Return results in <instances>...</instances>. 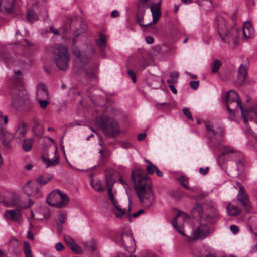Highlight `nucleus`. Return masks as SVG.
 I'll use <instances>...</instances> for the list:
<instances>
[{"label": "nucleus", "mask_w": 257, "mask_h": 257, "mask_svg": "<svg viewBox=\"0 0 257 257\" xmlns=\"http://www.w3.org/2000/svg\"><path fill=\"white\" fill-rule=\"evenodd\" d=\"M131 178L139 200L145 207H150L154 202L151 179L141 169L132 171Z\"/></svg>", "instance_id": "obj_1"}, {"label": "nucleus", "mask_w": 257, "mask_h": 257, "mask_svg": "<svg viewBox=\"0 0 257 257\" xmlns=\"http://www.w3.org/2000/svg\"><path fill=\"white\" fill-rule=\"evenodd\" d=\"M218 32L223 42L229 43L231 41L236 44L237 41V29L229 25L227 21L221 17L216 19Z\"/></svg>", "instance_id": "obj_2"}, {"label": "nucleus", "mask_w": 257, "mask_h": 257, "mask_svg": "<svg viewBox=\"0 0 257 257\" xmlns=\"http://www.w3.org/2000/svg\"><path fill=\"white\" fill-rule=\"evenodd\" d=\"M0 202L8 207H19L24 209L30 208L33 204L29 199L27 204H24L21 200L20 196L10 192L0 191Z\"/></svg>", "instance_id": "obj_3"}, {"label": "nucleus", "mask_w": 257, "mask_h": 257, "mask_svg": "<svg viewBox=\"0 0 257 257\" xmlns=\"http://www.w3.org/2000/svg\"><path fill=\"white\" fill-rule=\"evenodd\" d=\"M205 127L209 134H211L213 137L210 139L208 142L209 146L214 151H216L221 146V142L224 136V131L222 127H214L210 122H205Z\"/></svg>", "instance_id": "obj_4"}, {"label": "nucleus", "mask_w": 257, "mask_h": 257, "mask_svg": "<svg viewBox=\"0 0 257 257\" xmlns=\"http://www.w3.org/2000/svg\"><path fill=\"white\" fill-rule=\"evenodd\" d=\"M54 61L58 69L65 70L68 68L69 54L66 47L62 45L56 46L54 52Z\"/></svg>", "instance_id": "obj_5"}, {"label": "nucleus", "mask_w": 257, "mask_h": 257, "mask_svg": "<svg viewBox=\"0 0 257 257\" xmlns=\"http://www.w3.org/2000/svg\"><path fill=\"white\" fill-rule=\"evenodd\" d=\"M96 122L107 136L115 137L120 132L117 122L106 116L98 117Z\"/></svg>", "instance_id": "obj_6"}, {"label": "nucleus", "mask_w": 257, "mask_h": 257, "mask_svg": "<svg viewBox=\"0 0 257 257\" xmlns=\"http://www.w3.org/2000/svg\"><path fill=\"white\" fill-rule=\"evenodd\" d=\"M46 201L51 206L62 208L68 204L69 198L60 190H55L48 195Z\"/></svg>", "instance_id": "obj_7"}, {"label": "nucleus", "mask_w": 257, "mask_h": 257, "mask_svg": "<svg viewBox=\"0 0 257 257\" xmlns=\"http://www.w3.org/2000/svg\"><path fill=\"white\" fill-rule=\"evenodd\" d=\"M226 105L229 113L231 114L234 111L240 109L244 115L243 109L239 96L233 90H230L225 97Z\"/></svg>", "instance_id": "obj_8"}, {"label": "nucleus", "mask_w": 257, "mask_h": 257, "mask_svg": "<svg viewBox=\"0 0 257 257\" xmlns=\"http://www.w3.org/2000/svg\"><path fill=\"white\" fill-rule=\"evenodd\" d=\"M210 233L209 227L206 224L201 223L199 226L192 230L191 236L187 237V240L188 241L202 240L208 236Z\"/></svg>", "instance_id": "obj_9"}, {"label": "nucleus", "mask_w": 257, "mask_h": 257, "mask_svg": "<svg viewBox=\"0 0 257 257\" xmlns=\"http://www.w3.org/2000/svg\"><path fill=\"white\" fill-rule=\"evenodd\" d=\"M119 238L121 240L122 245L125 247L127 251L133 252L135 250L136 244L135 239L130 231L123 232Z\"/></svg>", "instance_id": "obj_10"}, {"label": "nucleus", "mask_w": 257, "mask_h": 257, "mask_svg": "<svg viewBox=\"0 0 257 257\" xmlns=\"http://www.w3.org/2000/svg\"><path fill=\"white\" fill-rule=\"evenodd\" d=\"M148 1L149 0H139L137 7L136 14L137 21L141 26L144 27H147L151 25V23H148L146 25L143 23L146 9L149 7Z\"/></svg>", "instance_id": "obj_11"}, {"label": "nucleus", "mask_w": 257, "mask_h": 257, "mask_svg": "<svg viewBox=\"0 0 257 257\" xmlns=\"http://www.w3.org/2000/svg\"><path fill=\"white\" fill-rule=\"evenodd\" d=\"M223 151L218 158V163L221 168L223 167L224 164L226 162V157H229L236 153V150L230 146H224Z\"/></svg>", "instance_id": "obj_12"}, {"label": "nucleus", "mask_w": 257, "mask_h": 257, "mask_svg": "<svg viewBox=\"0 0 257 257\" xmlns=\"http://www.w3.org/2000/svg\"><path fill=\"white\" fill-rule=\"evenodd\" d=\"M72 53L75 57L76 63L79 67L84 66L88 63L89 58L84 52L81 51L76 48H73Z\"/></svg>", "instance_id": "obj_13"}, {"label": "nucleus", "mask_w": 257, "mask_h": 257, "mask_svg": "<svg viewBox=\"0 0 257 257\" xmlns=\"http://www.w3.org/2000/svg\"><path fill=\"white\" fill-rule=\"evenodd\" d=\"M248 66L249 62L247 60L240 65L236 80V83L237 84L240 85L244 82L247 75Z\"/></svg>", "instance_id": "obj_14"}, {"label": "nucleus", "mask_w": 257, "mask_h": 257, "mask_svg": "<svg viewBox=\"0 0 257 257\" xmlns=\"http://www.w3.org/2000/svg\"><path fill=\"white\" fill-rule=\"evenodd\" d=\"M4 216L7 220L11 219L13 221L21 223L23 221V217L21 210L16 209L6 210Z\"/></svg>", "instance_id": "obj_15"}, {"label": "nucleus", "mask_w": 257, "mask_h": 257, "mask_svg": "<svg viewBox=\"0 0 257 257\" xmlns=\"http://www.w3.org/2000/svg\"><path fill=\"white\" fill-rule=\"evenodd\" d=\"M239 190L237 196V200L243 206L245 209L248 210L250 207L248 195L246 193L244 188L242 185H239Z\"/></svg>", "instance_id": "obj_16"}, {"label": "nucleus", "mask_w": 257, "mask_h": 257, "mask_svg": "<svg viewBox=\"0 0 257 257\" xmlns=\"http://www.w3.org/2000/svg\"><path fill=\"white\" fill-rule=\"evenodd\" d=\"M162 0H159L157 3H153L151 4L150 7L151 12L152 15V23L155 24L159 20L161 15V3Z\"/></svg>", "instance_id": "obj_17"}, {"label": "nucleus", "mask_w": 257, "mask_h": 257, "mask_svg": "<svg viewBox=\"0 0 257 257\" xmlns=\"http://www.w3.org/2000/svg\"><path fill=\"white\" fill-rule=\"evenodd\" d=\"M36 99H49V95L47 86L43 83H39L36 87Z\"/></svg>", "instance_id": "obj_18"}, {"label": "nucleus", "mask_w": 257, "mask_h": 257, "mask_svg": "<svg viewBox=\"0 0 257 257\" xmlns=\"http://www.w3.org/2000/svg\"><path fill=\"white\" fill-rule=\"evenodd\" d=\"M182 218L184 220H186L189 218V216L187 214L183 212H179L174 217L172 221V225L173 227L181 235L185 236L184 232L181 229V227L179 226L177 224V219Z\"/></svg>", "instance_id": "obj_19"}, {"label": "nucleus", "mask_w": 257, "mask_h": 257, "mask_svg": "<svg viewBox=\"0 0 257 257\" xmlns=\"http://www.w3.org/2000/svg\"><path fill=\"white\" fill-rule=\"evenodd\" d=\"M145 161L147 165L146 166V169L149 174L153 175L156 172V175L158 177H162L163 173L159 170L158 168L153 164L149 160L145 159Z\"/></svg>", "instance_id": "obj_20"}, {"label": "nucleus", "mask_w": 257, "mask_h": 257, "mask_svg": "<svg viewBox=\"0 0 257 257\" xmlns=\"http://www.w3.org/2000/svg\"><path fill=\"white\" fill-rule=\"evenodd\" d=\"M15 0H1L0 11L4 13H10L12 11Z\"/></svg>", "instance_id": "obj_21"}, {"label": "nucleus", "mask_w": 257, "mask_h": 257, "mask_svg": "<svg viewBox=\"0 0 257 257\" xmlns=\"http://www.w3.org/2000/svg\"><path fill=\"white\" fill-rule=\"evenodd\" d=\"M42 160L46 164V168H47L56 166L59 162V157L57 154V150H55V151L54 159L53 160H50L47 156H42Z\"/></svg>", "instance_id": "obj_22"}, {"label": "nucleus", "mask_w": 257, "mask_h": 257, "mask_svg": "<svg viewBox=\"0 0 257 257\" xmlns=\"http://www.w3.org/2000/svg\"><path fill=\"white\" fill-rule=\"evenodd\" d=\"M242 31L244 38L245 39L251 38L254 36V29L249 22L244 23Z\"/></svg>", "instance_id": "obj_23"}, {"label": "nucleus", "mask_w": 257, "mask_h": 257, "mask_svg": "<svg viewBox=\"0 0 257 257\" xmlns=\"http://www.w3.org/2000/svg\"><path fill=\"white\" fill-rule=\"evenodd\" d=\"M13 138V135L9 132H0V140L5 146L9 147L10 146V142Z\"/></svg>", "instance_id": "obj_24"}, {"label": "nucleus", "mask_w": 257, "mask_h": 257, "mask_svg": "<svg viewBox=\"0 0 257 257\" xmlns=\"http://www.w3.org/2000/svg\"><path fill=\"white\" fill-rule=\"evenodd\" d=\"M27 131V126L24 122H20L15 132V136L18 138L23 137Z\"/></svg>", "instance_id": "obj_25"}, {"label": "nucleus", "mask_w": 257, "mask_h": 257, "mask_svg": "<svg viewBox=\"0 0 257 257\" xmlns=\"http://www.w3.org/2000/svg\"><path fill=\"white\" fill-rule=\"evenodd\" d=\"M227 212L229 216H236L241 213V210L236 205L229 203L227 207Z\"/></svg>", "instance_id": "obj_26"}, {"label": "nucleus", "mask_w": 257, "mask_h": 257, "mask_svg": "<svg viewBox=\"0 0 257 257\" xmlns=\"http://www.w3.org/2000/svg\"><path fill=\"white\" fill-rule=\"evenodd\" d=\"M212 213L207 214L206 216V220L210 223H213L218 217V212L216 208L212 207L211 209Z\"/></svg>", "instance_id": "obj_27"}, {"label": "nucleus", "mask_w": 257, "mask_h": 257, "mask_svg": "<svg viewBox=\"0 0 257 257\" xmlns=\"http://www.w3.org/2000/svg\"><path fill=\"white\" fill-rule=\"evenodd\" d=\"M35 184L31 183L30 181L28 182L23 187V190L25 194L28 196L33 195V189H34Z\"/></svg>", "instance_id": "obj_28"}, {"label": "nucleus", "mask_w": 257, "mask_h": 257, "mask_svg": "<svg viewBox=\"0 0 257 257\" xmlns=\"http://www.w3.org/2000/svg\"><path fill=\"white\" fill-rule=\"evenodd\" d=\"M90 184L93 188L97 192H102L104 189L102 187L101 181L97 180H91Z\"/></svg>", "instance_id": "obj_29"}, {"label": "nucleus", "mask_w": 257, "mask_h": 257, "mask_svg": "<svg viewBox=\"0 0 257 257\" xmlns=\"http://www.w3.org/2000/svg\"><path fill=\"white\" fill-rule=\"evenodd\" d=\"M96 42L98 46L101 49L103 50L106 45V36L103 34H100L99 38L96 40Z\"/></svg>", "instance_id": "obj_30"}, {"label": "nucleus", "mask_w": 257, "mask_h": 257, "mask_svg": "<svg viewBox=\"0 0 257 257\" xmlns=\"http://www.w3.org/2000/svg\"><path fill=\"white\" fill-rule=\"evenodd\" d=\"M27 18L29 22H34L38 20V16L33 9H30L27 12Z\"/></svg>", "instance_id": "obj_31"}, {"label": "nucleus", "mask_w": 257, "mask_h": 257, "mask_svg": "<svg viewBox=\"0 0 257 257\" xmlns=\"http://www.w3.org/2000/svg\"><path fill=\"white\" fill-rule=\"evenodd\" d=\"M33 143V139H25L23 142V148L26 152L30 151L32 147Z\"/></svg>", "instance_id": "obj_32"}, {"label": "nucleus", "mask_w": 257, "mask_h": 257, "mask_svg": "<svg viewBox=\"0 0 257 257\" xmlns=\"http://www.w3.org/2000/svg\"><path fill=\"white\" fill-rule=\"evenodd\" d=\"M115 182V180L111 175H106V184L107 187V190H112L113 186Z\"/></svg>", "instance_id": "obj_33"}, {"label": "nucleus", "mask_w": 257, "mask_h": 257, "mask_svg": "<svg viewBox=\"0 0 257 257\" xmlns=\"http://www.w3.org/2000/svg\"><path fill=\"white\" fill-rule=\"evenodd\" d=\"M52 178V176H45L44 175H42L39 176L36 180L38 183L41 185H44L49 182Z\"/></svg>", "instance_id": "obj_34"}, {"label": "nucleus", "mask_w": 257, "mask_h": 257, "mask_svg": "<svg viewBox=\"0 0 257 257\" xmlns=\"http://www.w3.org/2000/svg\"><path fill=\"white\" fill-rule=\"evenodd\" d=\"M196 3L205 10L209 9L212 7L211 0H196Z\"/></svg>", "instance_id": "obj_35"}, {"label": "nucleus", "mask_w": 257, "mask_h": 257, "mask_svg": "<svg viewBox=\"0 0 257 257\" xmlns=\"http://www.w3.org/2000/svg\"><path fill=\"white\" fill-rule=\"evenodd\" d=\"M192 213L193 214H196L198 216L202 217L203 215V208L199 204L197 203L192 208Z\"/></svg>", "instance_id": "obj_36"}, {"label": "nucleus", "mask_w": 257, "mask_h": 257, "mask_svg": "<svg viewBox=\"0 0 257 257\" xmlns=\"http://www.w3.org/2000/svg\"><path fill=\"white\" fill-rule=\"evenodd\" d=\"M179 73L177 72H174L170 73V79L167 80V83L169 84H175L178 82V78L179 77Z\"/></svg>", "instance_id": "obj_37"}, {"label": "nucleus", "mask_w": 257, "mask_h": 257, "mask_svg": "<svg viewBox=\"0 0 257 257\" xmlns=\"http://www.w3.org/2000/svg\"><path fill=\"white\" fill-rule=\"evenodd\" d=\"M23 250L25 257H33L30 245L28 242H25L24 243Z\"/></svg>", "instance_id": "obj_38"}, {"label": "nucleus", "mask_w": 257, "mask_h": 257, "mask_svg": "<svg viewBox=\"0 0 257 257\" xmlns=\"http://www.w3.org/2000/svg\"><path fill=\"white\" fill-rule=\"evenodd\" d=\"M113 212L117 217H122L125 213L124 209H121L118 204L114 205Z\"/></svg>", "instance_id": "obj_39"}, {"label": "nucleus", "mask_w": 257, "mask_h": 257, "mask_svg": "<svg viewBox=\"0 0 257 257\" xmlns=\"http://www.w3.org/2000/svg\"><path fill=\"white\" fill-rule=\"evenodd\" d=\"M85 246L87 249L94 251L96 249L97 243L95 241L91 240L86 243Z\"/></svg>", "instance_id": "obj_40"}, {"label": "nucleus", "mask_w": 257, "mask_h": 257, "mask_svg": "<svg viewBox=\"0 0 257 257\" xmlns=\"http://www.w3.org/2000/svg\"><path fill=\"white\" fill-rule=\"evenodd\" d=\"M221 63L220 61L218 60H216L213 62L212 66V72L215 73L217 72L220 67Z\"/></svg>", "instance_id": "obj_41"}, {"label": "nucleus", "mask_w": 257, "mask_h": 257, "mask_svg": "<svg viewBox=\"0 0 257 257\" xmlns=\"http://www.w3.org/2000/svg\"><path fill=\"white\" fill-rule=\"evenodd\" d=\"M19 245L18 240L12 237L9 240V247L13 249H15L18 248Z\"/></svg>", "instance_id": "obj_42"}, {"label": "nucleus", "mask_w": 257, "mask_h": 257, "mask_svg": "<svg viewBox=\"0 0 257 257\" xmlns=\"http://www.w3.org/2000/svg\"><path fill=\"white\" fill-rule=\"evenodd\" d=\"M70 248L74 252L77 254H81L82 253V248L75 243V242L72 244Z\"/></svg>", "instance_id": "obj_43"}, {"label": "nucleus", "mask_w": 257, "mask_h": 257, "mask_svg": "<svg viewBox=\"0 0 257 257\" xmlns=\"http://www.w3.org/2000/svg\"><path fill=\"white\" fill-rule=\"evenodd\" d=\"M180 184L186 189H189L188 186V178L186 176H181L179 178Z\"/></svg>", "instance_id": "obj_44"}, {"label": "nucleus", "mask_w": 257, "mask_h": 257, "mask_svg": "<svg viewBox=\"0 0 257 257\" xmlns=\"http://www.w3.org/2000/svg\"><path fill=\"white\" fill-rule=\"evenodd\" d=\"M49 99H37L40 106L45 109L49 103Z\"/></svg>", "instance_id": "obj_45"}, {"label": "nucleus", "mask_w": 257, "mask_h": 257, "mask_svg": "<svg viewBox=\"0 0 257 257\" xmlns=\"http://www.w3.org/2000/svg\"><path fill=\"white\" fill-rule=\"evenodd\" d=\"M108 192L109 197L110 200H111L112 204L113 205V206L116 205V204H118V203L117 201L114 198V196L112 193V190H108Z\"/></svg>", "instance_id": "obj_46"}, {"label": "nucleus", "mask_w": 257, "mask_h": 257, "mask_svg": "<svg viewBox=\"0 0 257 257\" xmlns=\"http://www.w3.org/2000/svg\"><path fill=\"white\" fill-rule=\"evenodd\" d=\"M33 195L31 196H36V197H39L41 196V194L40 193V188L36 186L35 185L34 189H33Z\"/></svg>", "instance_id": "obj_47"}, {"label": "nucleus", "mask_w": 257, "mask_h": 257, "mask_svg": "<svg viewBox=\"0 0 257 257\" xmlns=\"http://www.w3.org/2000/svg\"><path fill=\"white\" fill-rule=\"evenodd\" d=\"M183 113L184 115H185L188 119L191 121L193 120V117L188 108H184L183 109Z\"/></svg>", "instance_id": "obj_48"}, {"label": "nucleus", "mask_w": 257, "mask_h": 257, "mask_svg": "<svg viewBox=\"0 0 257 257\" xmlns=\"http://www.w3.org/2000/svg\"><path fill=\"white\" fill-rule=\"evenodd\" d=\"M66 219V214L65 213L61 214L58 216V224H63L65 223Z\"/></svg>", "instance_id": "obj_49"}, {"label": "nucleus", "mask_w": 257, "mask_h": 257, "mask_svg": "<svg viewBox=\"0 0 257 257\" xmlns=\"http://www.w3.org/2000/svg\"><path fill=\"white\" fill-rule=\"evenodd\" d=\"M65 241L67 243L68 247L70 248L72 244L75 242L74 240L69 236H66L64 238Z\"/></svg>", "instance_id": "obj_50"}, {"label": "nucleus", "mask_w": 257, "mask_h": 257, "mask_svg": "<svg viewBox=\"0 0 257 257\" xmlns=\"http://www.w3.org/2000/svg\"><path fill=\"white\" fill-rule=\"evenodd\" d=\"M190 86L191 88L194 90H196L199 86L198 81H191L190 82Z\"/></svg>", "instance_id": "obj_51"}, {"label": "nucleus", "mask_w": 257, "mask_h": 257, "mask_svg": "<svg viewBox=\"0 0 257 257\" xmlns=\"http://www.w3.org/2000/svg\"><path fill=\"white\" fill-rule=\"evenodd\" d=\"M128 74L129 76L131 78L133 82L135 83L136 81V74L132 70H128Z\"/></svg>", "instance_id": "obj_52"}, {"label": "nucleus", "mask_w": 257, "mask_h": 257, "mask_svg": "<svg viewBox=\"0 0 257 257\" xmlns=\"http://www.w3.org/2000/svg\"><path fill=\"white\" fill-rule=\"evenodd\" d=\"M230 229L231 232L234 234H236L239 231L238 227L235 225H231L230 227Z\"/></svg>", "instance_id": "obj_53"}, {"label": "nucleus", "mask_w": 257, "mask_h": 257, "mask_svg": "<svg viewBox=\"0 0 257 257\" xmlns=\"http://www.w3.org/2000/svg\"><path fill=\"white\" fill-rule=\"evenodd\" d=\"M55 247L56 250L58 251H60L62 250L64 248L63 245L61 242H58L55 245Z\"/></svg>", "instance_id": "obj_54"}, {"label": "nucleus", "mask_w": 257, "mask_h": 257, "mask_svg": "<svg viewBox=\"0 0 257 257\" xmlns=\"http://www.w3.org/2000/svg\"><path fill=\"white\" fill-rule=\"evenodd\" d=\"M208 170H209L208 167H206L205 169H203V168H200L199 169V173L201 174L205 175L208 173Z\"/></svg>", "instance_id": "obj_55"}, {"label": "nucleus", "mask_w": 257, "mask_h": 257, "mask_svg": "<svg viewBox=\"0 0 257 257\" xmlns=\"http://www.w3.org/2000/svg\"><path fill=\"white\" fill-rule=\"evenodd\" d=\"M118 182H119L120 183H121L124 186V187L126 189V190H127V188L128 187V185H127V183L125 182V181L122 178H120L118 179Z\"/></svg>", "instance_id": "obj_56"}, {"label": "nucleus", "mask_w": 257, "mask_h": 257, "mask_svg": "<svg viewBox=\"0 0 257 257\" xmlns=\"http://www.w3.org/2000/svg\"><path fill=\"white\" fill-rule=\"evenodd\" d=\"M145 40L148 44H152L154 42V38L151 36H147L145 38Z\"/></svg>", "instance_id": "obj_57"}, {"label": "nucleus", "mask_w": 257, "mask_h": 257, "mask_svg": "<svg viewBox=\"0 0 257 257\" xmlns=\"http://www.w3.org/2000/svg\"><path fill=\"white\" fill-rule=\"evenodd\" d=\"M146 134L145 133H140L138 135L137 137V139L138 140L142 141L144 140L146 137Z\"/></svg>", "instance_id": "obj_58"}, {"label": "nucleus", "mask_w": 257, "mask_h": 257, "mask_svg": "<svg viewBox=\"0 0 257 257\" xmlns=\"http://www.w3.org/2000/svg\"><path fill=\"white\" fill-rule=\"evenodd\" d=\"M173 85L174 84H169L168 86L174 94H176L177 91V90L176 89L175 86Z\"/></svg>", "instance_id": "obj_59"}, {"label": "nucleus", "mask_w": 257, "mask_h": 257, "mask_svg": "<svg viewBox=\"0 0 257 257\" xmlns=\"http://www.w3.org/2000/svg\"><path fill=\"white\" fill-rule=\"evenodd\" d=\"M111 15L112 17H116L119 16V12L117 10H113L111 12Z\"/></svg>", "instance_id": "obj_60"}, {"label": "nucleus", "mask_w": 257, "mask_h": 257, "mask_svg": "<svg viewBox=\"0 0 257 257\" xmlns=\"http://www.w3.org/2000/svg\"><path fill=\"white\" fill-rule=\"evenodd\" d=\"M144 212V210H142V209H140L137 212H136L134 214H132V216L134 217H138L140 214H141V213H142L143 212Z\"/></svg>", "instance_id": "obj_61"}, {"label": "nucleus", "mask_w": 257, "mask_h": 257, "mask_svg": "<svg viewBox=\"0 0 257 257\" xmlns=\"http://www.w3.org/2000/svg\"><path fill=\"white\" fill-rule=\"evenodd\" d=\"M50 29L51 32L55 34H58L59 33V31L53 27H51Z\"/></svg>", "instance_id": "obj_62"}, {"label": "nucleus", "mask_w": 257, "mask_h": 257, "mask_svg": "<svg viewBox=\"0 0 257 257\" xmlns=\"http://www.w3.org/2000/svg\"><path fill=\"white\" fill-rule=\"evenodd\" d=\"M255 252H257V244L252 246L251 250V253H254Z\"/></svg>", "instance_id": "obj_63"}, {"label": "nucleus", "mask_w": 257, "mask_h": 257, "mask_svg": "<svg viewBox=\"0 0 257 257\" xmlns=\"http://www.w3.org/2000/svg\"><path fill=\"white\" fill-rule=\"evenodd\" d=\"M25 169L27 170H31L32 168H33V166L32 164H27L25 166Z\"/></svg>", "instance_id": "obj_64"}]
</instances>
